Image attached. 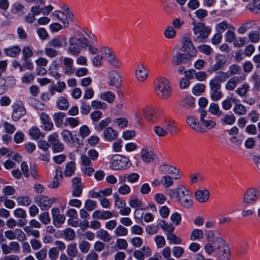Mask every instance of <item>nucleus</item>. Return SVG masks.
<instances>
[{
	"instance_id": "1",
	"label": "nucleus",
	"mask_w": 260,
	"mask_h": 260,
	"mask_svg": "<svg viewBox=\"0 0 260 260\" xmlns=\"http://www.w3.org/2000/svg\"><path fill=\"white\" fill-rule=\"evenodd\" d=\"M208 243L205 246V251L209 255L214 252L220 250L227 243L226 240L223 239L221 234L218 231H212L211 235L208 237Z\"/></svg>"
},
{
	"instance_id": "2",
	"label": "nucleus",
	"mask_w": 260,
	"mask_h": 260,
	"mask_svg": "<svg viewBox=\"0 0 260 260\" xmlns=\"http://www.w3.org/2000/svg\"><path fill=\"white\" fill-rule=\"evenodd\" d=\"M154 89L157 95L160 99L166 100L172 94L171 85L165 78H158L154 82Z\"/></svg>"
},
{
	"instance_id": "3",
	"label": "nucleus",
	"mask_w": 260,
	"mask_h": 260,
	"mask_svg": "<svg viewBox=\"0 0 260 260\" xmlns=\"http://www.w3.org/2000/svg\"><path fill=\"white\" fill-rule=\"evenodd\" d=\"M260 200V190L255 187L249 188L244 193L243 204L247 207Z\"/></svg>"
},
{
	"instance_id": "4",
	"label": "nucleus",
	"mask_w": 260,
	"mask_h": 260,
	"mask_svg": "<svg viewBox=\"0 0 260 260\" xmlns=\"http://www.w3.org/2000/svg\"><path fill=\"white\" fill-rule=\"evenodd\" d=\"M86 38H77L76 37L70 38L69 40L68 52L74 56H78L84 48Z\"/></svg>"
},
{
	"instance_id": "5",
	"label": "nucleus",
	"mask_w": 260,
	"mask_h": 260,
	"mask_svg": "<svg viewBox=\"0 0 260 260\" xmlns=\"http://www.w3.org/2000/svg\"><path fill=\"white\" fill-rule=\"evenodd\" d=\"M193 31L194 34L196 36L194 41H198L200 43L208 37L211 32V29L208 27L205 26L204 23H198L194 25Z\"/></svg>"
},
{
	"instance_id": "6",
	"label": "nucleus",
	"mask_w": 260,
	"mask_h": 260,
	"mask_svg": "<svg viewBox=\"0 0 260 260\" xmlns=\"http://www.w3.org/2000/svg\"><path fill=\"white\" fill-rule=\"evenodd\" d=\"M57 200L56 198H50L45 195H38L34 199L35 203L42 211L48 210L52 206L53 203Z\"/></svg>"
},
{
	"instance_id": "7",
	"label": "nucleus",
	"mask_w": 260,
	"mask_h": 260,
	"mask_svg": "<svg viewBox=\"0 0 260 260\" xmlns=\"http://www.w3.org/2000/svg\"><path fill=\"white\" fill-rule=\"evenodd\" d=\"M129 161L128 158L121 155H114L111 159V167L115 170L125 169L127 167Z\"/></svg>"
},
{
	"instance_id": "8",
	"label": "nucleus",
	"mask_w": 260,
	"mask_h": 260,
	"mask_svg": "<svg viewBox=\"0 0 260 260\" xmlns=\"http://www.w3.org/2000/svg\"><path fill=\"white\" fill-rule=\"evenodd\" d=\"M49 147H51L54 153H59L63 151L64 146L63 144L58 139L57 133L55 132L49 135L48 137Z\"/></svg>"
},
{
	"instance_id": "9",
	"label": "nucleus",
	"mask_w": 260,
	"mask_h": 260,
	"mask_svg": "<svg viewBox=\"0 0 260 260\" xmlns=\"http://www.w3.org/2000/svg\"><path fill=\"white\" fill-rule=\"evenodd\" d=\"M101 52L103 54V58L108 61L111 65L115 67L119 66V63L111 48L103 47L101 48Z\"/></svg>"
},
{
	"instance_id": "10",
	"label": "nucleus",
	"mask_w": 260,
	"mask_h": 260,
	"mask_svg": "<svg viewBox=\"0 0 260 260\" xmlns=\"http://www.w3.org/2000/svg\"><path fill=\"white\" fill-rule=\"evenodd\" d=\"M135 76L138 82H144L148 78V71L145 66L142 63L136 65Z\"/></svg>"
},
{
	"instance_id": "11",
	"label": "nucleus",
	"mask_w": 260,
	"mask_h": 260,
	"mask_svg": "<svg viewBox=\"0 0 260 260\" xmlns=\"http://www.w3.org/2000/svg\"><path fill=\"white\" fill-rule=\"evenodd\" d=\"M141 156L143 161L146 163L153 162L157 158L152 149L147 146L144 147L142 149Z\"/></svg>"
},
{
	"instance_id": "12",
	"label": "nucleus",
	"mask_w": 260,
	"mask_h": 260,
	"mask_svg": "<svg viewBox=\"0 0 260 260\" xmlns=\"http://www.w3.org/2000/svg\"><path fill=\"white\" fill-rule=\"evenodd\" d=\"M60 211L57 208H53L51 209V214L54 225L59 228L64 223L66 220V217L63 214H59Z\"/></svg>"
},
{
	"instance_id": "13",
	"label": "nucleus",
	"mask_w": 260,
	"mask_h": 260,
	"mask_svg": "<svg viewBox=\"0 0 260 260\" xmlns=\"http://www.w3.org/2000/svg\"><path fill=\"white\" fill-rule=\"evenodd\" d=\"M187 124L194 131L199 132H204L203 128L199 121V119L194 115H190L186 118Z\"/></svg>"
},
{
	"instance_id": "14",
	"label": "nucleus",
	"mask_w": 260,
	"mask_h": 260,
	"mask_svg": "<svg viewBox=\"0 0 260 260\" xmlns=\"http://www.w3.org/2000/svg\"><path fill=\"white\" fill-rule=\"evenodd\" d=\"M62 63V69L64 74L68 75H72L75 71V69L73 67V59L70 57H65L63 58Z\"/></svg>"
},
{
	"instance_id": "15",
	"label": "nucleus",
	"mask_w": 260,
	"mask_h": 260,
	"mask_svg": "<svg viewBox=\"0 0 260 260\" xmlns=\"http://www.w3.org/2000/svg\"><path fill=\"white\" fill-rule=\"evenodd\" d=\"M215 63L208 70V72L212 73L219 70L222 69L226 63L225 58L222 55H218L215 58Z\"/></svg>"
},
{
	"instance_id": "16",
	"label": "nucleus",
	"mask_w": 260,
	"mask_h": 260,
	"mask_svg": "<svg viewBox=\"0 0 260 260\" xmlns=\"http://www.w3.org/2000/svg\"><path fill=\"white\" fill-rule=\"evenodd\" d=\"M62 178V170L60 167L58 166L56 168L55 175L53 179L52 182L49 184V187L51 188H56L58 187Z\"/></svg>"
},
{
	"instance_id": "17",
	"label": "nucleus",
	"mask_w": 260,
	"mask_h": 260,
	"mask_svg": "<svg viewBox=\"0 0 260 260\" xmlns=\"http://www.w3.org/2000/svg\"><path fill=\"white\" fill-rule=\"evenodd\" d=\"M188 61L189 58L187 55L184 53L177 52L173 56L172 62L175 66L188 63Z\"/></svg>"
},
{
	"instance_id": "18",
	"label": "nucleus",
	"mask_w": 260,
	"mask_h": 260,
	"mask_svg": "<svg viewBox=\"0 0 260 260\" xmlns=\"http://www.w3.org/2000/svg\"><path fill=\"white\" fill-rule=\"evenodd\" d=\"M216 254L221 260H229L230 258V248L227 243L220 250L217 251Z\"/></svg>"
},
{
	"instance_id": "19",
	"label": "nucleus",
	"mask_w": 260,
	"mask_h": 260,
	"mask_svg": "<svg viewBox=\"0 0 260 260\" xmlns=\"http://www.w3.org/2000/svg\"><path fill=\"white\" fill-rule=\"evenodd\" d=\"M200 119L203 124L208 129L213 128L216 125L215 121L207 115H200Z\"/></svg>"
},
{
	"instance_id": "20",
	"label": "nucleus",
	"mask_w": 260,
	"mask_h": 260,
	"mask_svg": "<svg viewBox=\"0 0 260 260\" xmlns=\"http://www.w3.org/2000/svg\"><path fill=\"white\" fill-rule=\"evenodd\" d=\"M109 84L116 88L119 87L121 83V79L119 74L115 71L111 72L109 76Z\"/></svg>"
},
{
	"instance_id": "21",
	"label": "nucleus",
	"mask_w": 260,
	"mask_h": 260,
	"mask_svg": "<svg viewBox=\"0 0 260 260\" xmlns=\"http://www.w3.org/2000/svg\"><path fill=\"white\" fill-rule=\"evenodd\" d=\"M245 79L244 78L235 76L231 78L225 85V88L228 90H233L237 86L238 83Z\"/></svg>"
},
{
	"instance_id": "22",
	"label": "nucleus",
	"mask_w": 260,
	"mask_h": 260,
	"mask_svg": "<svg viewBox=\"0 0 260 260\" xmlns=\"http://www.w3.org/2000/svg\"><path fill=\"white\" fill-rule=\"evenodd\" d=\"M195 197L201 203L206 202L209 199V192L207 189L198 190L195 193Z\"/></svg>"
},
{
	"instance_id": "23",
	"label": "nucleus",
	"mask_w": 260,
	"mask_h": 260,
	"mask_svg": "<svg viewBox=\"0 0 260 260\" xmlns=\"http://www.w3.org/2000/svg\"><path fill=\"white\" fill-rule=\"evenodd\" d=\"M40 119L42 122V127L45 131H51L53 126V123L48 115H41Z\"/></svg>"
},
{
	"instance_id": "24",
	"label": "nucleus",
	"mask_w": 260,
	"mask_h": 260,
	"mask_svg": "<svg viewBox=\"0 0 260 260\" xmlns=\"http://www.w3.org/2000/svg\"><path fill=\"white\" fill-rule=\"evenodd\" d=\"M103 134L105 138L109 141L115 140L118 136V132L110 127L104 130Z\"/></svg>"
},
{
	"instance_id": "25",
	"label": "nucleus",
	"mask_w": 260,
	"mask_h": 260,
	"mask_svg": "<svg viewBox=\"0 0 260 260\" xmlns=\"http://www.w3.org/2000/svg\"><path fill=\"white\" fill-rule=\"evenodd\" d=\"M67 38L64 36H58L52 39L49 43V46L51 47L59 48L62 47V43L66 42Z\"/></svg>"
},
{
	"instance_id": "26",
	"label": "nucleus",
	"mask_w": 260,
	"mask_h": 260,
	"mask_svg": "<svg viewBox=\"0 0 260 260\" xmlns=\"http://www.w3.org/2000/svg\"><path fill=\"white\" fill-rule=\"evenodd\" d=\"M157 226H159L166 233L173 232L175 227L172 223H168L164 220H158Z\"/></svg>"
},
{
	"instance_id": "27",
	"label": "nucleus",
	"mask_w": 260,
	"mask_h": 260,
	"mask_svg": "<svg viewBox=\"0 0 260 260\" xmlns=\"http://www.w3.org/2000/svg\"><path fill=\"white\" fill-rule=\"evenodd\" d=\"M76 170V164L74 161H71L66 164L64 170L63 171L64 175L67 177L72 176Z\"/></svg>"
},
{
	"instance_id": "28",
	"label": "nucleus",
	"mask_w": 260,
	"mask_h": 260,
	"mask_svg": "<svg viewBox=\"0 0 260 260\" xmlns=\"http://www.w3.org/2000/svg\"><path fill=\"white\" fill-rule=\"evenodd\" d=\"M63 140L68 144H73L75 143V138L71 132L68 129H64L61 133Z\"/></svg>"
},
{
	"instance_id": "29",
	"label": "nucleus",
	"mask_w": 260,
	"mask_h": 260,
	"mask_svg": "<svg viewBox=\"0 0 260 260\" xmlns=\"http://www.w3.org/2000/svg\"><path fill=\"white\" fill-rule=\"evenodd\" d=\"M235 120L236 118L234 115H222L220 118L221 123L223 125H232Z\"/></svg>"
},
{
	"instance_id": "30",
	"label": "nucleus",
	"mask_w": 260,
	"mask_h": 260,
	"mask_svg": "<svg viewBox=\"0 0 260 260\" xmlns=\"http://www.w3.org/2000/svg\"><path fill=\"white\" fill-rule=\"evenodd\" d=\"M21 51L20 48L18 46L6 48L4 50L5 53L10 57H14L19 54Z\"/></svg>"
},
{
	"instance_id": "31",
	"label": "nucleus",
	"mask_w": 260,
	"mask_h": 260,
	"mask_svg": "<svg viewBox=\"0 0 260 260\" xmlns=\"http://www.w3.org/2000/svg\"><path fill=\"white\" fill-rule=\"evenodd\" d=\"M204 237L203 230L198 229L193 230L190 235V239L191 241H196L202 239Z\"/></svg>"
},
{
	"instance_id": "32",
	"label": "nucleus",
	"mask_w": 260,
	"mask_h": 260,
	"mask_svg": "<svg viewBox=\"0 0 260 260\" xmlns=\"http://www.w3.org/2000/svg\"><path fill=\"white\" fill-rule=\"evenodd\" d=\"M97 237L106 242H108L111 240V237L109 233L103 229H100L98 231Z\"/></svg>"
},
{
	"instance_id": "33",
	"label": "nucleus",
	"mask_w": 260,
	"mask_h": 260,
	"mask_svg": "<svg viewBox=\"0 0 260 260\" xmlns=\"http://www.w3.org/2000/svg\"><path fill=\"white\" fill-rule=\"evenodd\" d=\"M100 98L109 103H113L115 96V94L110 91H107L106 92H104L100 94Z\"/></svg>"
},
{
	"instance_id": "34",
	"label": "nucleus",
	"mask_w": 260,
	"mask_h": 260,
	"mask_svg": "<svg viewBox=\"0 0 260 260\" xmlns=\"http://www.w3.org/2000/svg\"><path fill=\"white\" fill-rule=\"evenodd\" d=\"M171 176L165 175L161 178V182L162 186L165 188L170 187L173 185L174 181Z\"/></svg>"
},
{
	"instance_id": "35",
	"label": "nucleus",
	"mask_w": 260,
	"mask_h": 260,
	"mask_svg": "<svg viewBox=\"0 0 260 260\" xmlns=\"http://www.w3.org/2000/svg\"><path fill=\"white\" fill-rule=\"evenodd\" d=\"M190 194L189 190L185 188L183 185H180L178 186V193L177 200L179 201L181 200V198H184L186 197V195H189Z\"/></svg>"
},
{
	"instance_id": "36",
	"label": "nucleus",
	"mask_w": 260,
	"mask_h": 260,
	"mask_svg": "<svg viewBox=\"0 0 260 260\" xmlns=\"http://www.w3.org/2000/svg\"><path fill=\"white\" fill-rule=\"evenodd\" d=\"M161 112H164V111L157 107L152 106H146L143 109L144 114H154Z\"/></svg>"
},
{
	"instance_id": "37",
	"label": "nucleus",
	"mask_w": 260,
	"mask_h": 260,
	"mask_svg": "<svg viewBox=\"0 0 260 260\" xmlns=\"http://www.w3.org/2000/svg\"><path fill=\"white\" fill-rule=\"evenodd\" d=\"M67 253L71 257L70 260H73L72 258L75 257L78 253V250L76 243L70 244L67 248Z\"/></svg>"
},
{
	"instance_id": "38",
	"label": "nucleus",
	"mask_w": 260,
	"mask_h": 260,
	"mask_svg": "<svg viewBox=\"0 0 260 260\" xmlns=\"http://www.w3.org/2000/svg\"><path fill=\"white\" fill-rule=\"evenodd\" d=\"M179 201L180 204L186 208H189L192 206V196L191 193L189 195H186V197L184 198H181V200Z\"/></svg>"
},
{
	"instance_id": "39",
	"label": "nucleus",
	"mask_w": 260,
	"mask_h": 260,
	"mask_svg": "<svg viewBox=\"0 0 260 260\" xmlns=\"http://www.w3.org/2000/svg\"><path fill=\"white\" fill-rule=\"evenodd\" d=\"M57 105L59 109L66 110L69 108V103L66 98L61 96L58 99Z\"/></svg>"
},
{
	"instance_id": "40",
	"label": "nucleus",
	"mask_w": 260,
	"mask_h": 260,
	"mask_svg": "<svg viewBox=\"0 0 260 260\" xmlns=\"http://www.w3.org/2000/svg\"><path fill=\"white\" fill-rule=\"evenodd\" d=\"M24 6L18 2H15L12 5V11L15 14L22 15L24 13Z\"/></svg>"
},
{
	"instance_id": "41",
	"label": "nucleus",
	"mask_w": 260,
	"mask_h": 260,
	"mask_svg": "<svg viewBox=\"0 0 260 260\" xmlns=\"http://www.w3.org/2000/svg\"><path fill=\"white\" fill-rule=\"evenodd\" d=\"M193 45L190 38L188 36H184L182 38V46L181 50L184 51Z\"/></svg>"
},
{
	"instance_id": "42",
	"label": "nucleus",
	"mask_w": 260,
	"mask_h": 260,
	"mask_svg": "<svg viewBox=\"0 0 260 260\" xmlns=\"http://www.w3.org/2000/svg\"><path fill=\"white\" fill-rule=\"evenodd\" d=\"M113 197L114 200L115 205L119 208H123L125 207L126 203L124 201L120 199L117 192L113 194Z\"/></svg>"
},
{
	"instance_id": "43",
	"label": "nucleus",
	"mask_w": 260,
	"mask_h": 260,
	"mask_svg": "<svg viewBox=\"0 0 260 260\" xmlns=\"http://www.w3.org/2000/svg\"><path fill=\"white\" fill-rule=\"evenodd\" d=\"M167 239L175 244H180L181 243L182 240L180 238L177 237L173 232L167 233L166 234Z\"/></svg>"
},
{
	"instance_id": "44",
	"label": "nucleus",
	"mask_w": 260,
	"mask_h": 260,
	"mask_svg": "<svg viewBox=\"0 0 260 260\" xmlns=\"http://www.w3.org/2000/svg\"><path fill=\"white\" fill-rule=\"evenodd\" d=\"M96 203L94 201L90 199H87L85 201L84 205V208L88 211L93 210L96 208Z\"/></svg>"
},
{
	"instance_id": "45",
	"label": "nucleus",
	"mask_w": 260,
	"mask_h": 260,
	"mask_svg": "<svg viewBox=\"0 0 260 260\" xmlns=\"http://www.w3.org/2000/svg\"><path fill=\"white\" fill-rule=\"evenodd\" d=\"M220 89H210V96L212 100L217 101L222 98L223 94Z\"/></svg>"
},
{
	"instance_id": "46",
	"label": "nucleus",
	"mask_w": 260,
	"mask_h": 260,
	"mask_svg": "<svg viewBox=\"0 0 260 260\" xmlns=\"http://www.w3.org/2000/svg\"><path fill=\"white\" fill-rule=\"evenodd\" d=\"M63 238L67 240H72L75 237L74 231L71 228H67L63 231Z\"/></svg>"
},
{
	"instance_id": "47",
	"label": "nucleus",
	"mask_w": 260,
	"mask_h": 260,
	"mask_svg": "<svg viewBox=\"0 0 260 260\" xmlns=\"http://www.w3.org/2000/svg\"><path fill=\"white\" fill-rule=\"evenodd\" d=\"M176 32L175 29L171 26L167 27L164 31V35L166 38L169 39H172L175 38Z\"/></svg>"
},
{
	"instance_id": "48",
	"label": "nucleus",
	"mask_w": 260,
	"mask_h": 260,
	"mask_svg": "<svg viewBox=\"0 0 260 260\" xmlns=\"http://www.w3.org/2000/svg\"><path fill=\"white\" fill-rule=\"evenodd\" d=\"M114 233L117 236H124L127 234L128 230L122 225H119L116 228Z\"/></svg>"
},
{
	"instance_id": "49",
	"label": "nucleus",
	"mask_w": 260,
	"mask_h": 260,
	"mask_svg": "<svg viewBox=\"0 0 260 260\" xmlns=\"http://www.w3.org/2000/svg\"><path fill=\"white\" fill-rule=\"evenodd\" d=\"M15 239L20 242L24 241L26 239V237L24 233L19 229H16L14 231Z\"/></svg>"
},
{
	"instance_id": "50",
	"label": "nucleus",
	"mask_w": 260,
	"mask_h": 260,
	"mask_svg": "<svg viewBox=\"0 0 260 260\" xmlns=\"http://www.w3.org/2000/svg\"><path fill=\"white\" fill-rule=\"evenodd\" d=\"M172 252L175 257L179 258L184 254V250L182 247L175 246L173 248Z\"/></svg>"
},
{
	"instance_id": "51",
	"label": "nucleus",
	"mask_w": 260,
	"mask_h": 260,
	"mask_svg": "<svg viewBox=\"0 0 260 260\" xmlns=\"http://www.w3.org/2000/svg\"><path fill=\"white\" fill-rule=\"evenodd\" d=\"M35 79V76L32 73H26L21 78V81L23 83L30 84Z\"/></svg>"
},
{
	"instance_id": "52",
	"label": "nucleus",
	"mask_w": 260,
	"mask_h": 260,
	"mask_svg": "<svg viewBox=\"0 0 260 260\" xmlns=\"http://www.w3.org/2000/svg\"><path fill=\"white\" fill-rule=\"evenodd\" d=\"M29 134L34 139L38 140L39 139L41 133L37 127L33 126L29 129Z\"/></svg>"
},
{
	"instance_id": "53",
	"label": "nucleus",
	"mask_w": 260,
	"mask_h": 260,
	"mask_svg": "<svg viewBox=\"0 0 260 260\" xmlns=\"http://www.w3.org/2000/svg\"><path fill=\"white\" fill-rule=\"evenodd\" d=\"M18 205L21 206H28L31 203V199L27 196L18 197L17 199Z\"/></svg>"
},
{
	"instance_id": "54",
	"label": "nucleus",
	"mask_w": 260,
	"mask_h": 260,
	"mask_svg": "<svg viewBox=\"0 0 260 260\" xmlns=\"http://www.w3.org/2000/svg\"><path fill=\"white\" fill-rule=\"evenodd\" d=\"M168 174L171 175L173 178L176 180L181 178L179 170L172 166H170Z\"/></svg>"
},
{
	"instance_id": "55",
	"label": "nucleus",
	"mask_w": 260,
	"mask_h": 260,
	"mask_svg": "<svg viewBox=\"0 0 260 260\" xmlns=\"http://www.w3.org/2000/svg\"><path fill=\"white\" fill-rule=\"evenodd\" d=\"M39 218L40 221L44 224H49L51 221L49 213L47 212H44L40 214Z\"/></svg>"
},
{
	"instance_id": "56",
	"label": "nucleus",
	"mask_w": 260,
	"mask_h": 260,
	"mask_svg": "<svg viewBox=\"0 0 260 260\" xmlns=\"http://www.w3.org/2000/svg\"><path fill=\"white\" fill-rule=\"evenodd\" d=\"M22 53L23 54L22 59L23 60H26L27 58L30 57L33 55L32 51L27 46L23 48Z\"/></svg>"
},
{
	"instance_id": "57",
	"label": "nucleus",
	"mask_w": 260,
	"mask_h": 260,
	"mask_svg": "<svg viewBox=\"0 0 260 260\" xmlns=\"http://www.w3.org/2000/svg\"><path fill=\"white\" fill-rule=\"evenodd\" d=\"M248 37L251 42L256 43L260 40L259 34L257 31H252L248 34Z\"/></svg>"
},
{
	"instance_id": "58",
	"label": "nucleus",
	"mask_w": 260,
	"mask_h": 260,
	"mask_svg": "<svg viewBox=\"0 0 260 260\" xmlns=\"http://www.w3.org/2000/svg\"><path fill=\"white\" fill-rule=\"evenodd\" d=\"M230 77L229 74L227 72H219L216 74L214 77L216 78L219 82H225Z\"/></svg>"
},
{
	"instance_id": "59",
	"label": "nucleus",
	"mask_w": 260,
	"mask_h": 260,
	"mask_svg": "<svg viewBox=\"0 0 260 260\" xmlns=\"http://www.w3.org/2000/svg\"><path fill=\"white\" fill-rule=\"evenodd\" d=\"M79 248L82 252L86 253L90 249V244L86 241H82L79 244Z\"/></svg>"
},
{
	"instance_id": "60",
	"label": "nucleus",
	"mask_w": 260,
	"mask_h": 260,
	"mask_svg": "<svg viewBox=\"0 0 260 260\" xmlns=\"http://www.w3.org/2000/svg\"><path fill=\"white\" fill-rule=\"evenodd\" d=\"M47 250L43 248L35 253L36 257L38 260H44L47 257Z\"/></svg>"
},
{
	"instance_id": "61",
	"label": "nucleus",
	"mask_w": 260,
	"mask_h": 260,
	"mask_svg": "<svg viewBox=\"0 0 260 260\" xmlns=\"http://www.w3.org/2000/svg\"><path fill=\"white\" fill-rule=\"evenodd\" d=\"M205 86L203 84H197L192 88V92L196 95H199L205 91Z\"/></svg>"
},
{
	"instance_id": "62",
	"label": "nucleus",
	"mask_w": 260,
	"mask_h": 260,
	"mask_svg": "<svg viewBox=\"0 0 260 260\" xmlns=\"http://www.w3.org/2000/svg\"><path fill=\"white\" fill-rule=\"evenodd\" d=\"M241 69L240 66L237 64H233L229 68L230 76L236 75H239L241 73Z\"/></svg>"
},
{
	"instance_id": "63",
	"label": "nucleus",
	"mask_w": 260,
	"mask_h": 260,
	"mask_svg": "<svg viewBox=\"0 0 260 260\" xmlns=\"http://www.w3.org/2000/svg\"><path fill=\"white\" fill-rule=\"evenodd\" d=\"M221 83L216 78H213L209 82L210 89H220Z\"/></svg>"
},
{
	"instance_id": "64",
	"label": "nucleus",
	"mask_w": 260,
	"mask_h": 260,
	"mask_svg": "<svg viewBox=\"0 0 260 260\" xmlns=\"http://www.w3.org/2000/svg\"><path fill=\"white\" fill-rule=\"evenodd\" d=\"M59 251L56 247H52L49 250L48 256L50 260H56L58 257Z\"/></svg>"
}]
</instances>
